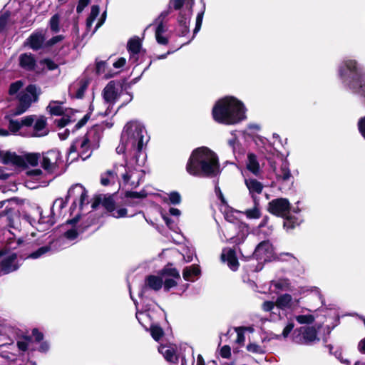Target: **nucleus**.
I'll use <instances>...</instances> for the list:
<instances>
[{
    "instance_id": "obj_45",
    "label": "nucleus",
    "mask_w": 365,
    "mask_h": 365,
    "mask_svg": "<svg viewBox=\"0 0 365 365\" xmlns=\"http://www.w3.org/2000/svg\"><path fill=\"white\" fill-rule=\"evenodd\" d=\"M24 83L21 81H17L11 84L9 88V95L14 96L19 94V91L22 88Z\"/></svg>"
},
{
    "instance_id": "obj_30",
    "label": "nucleus",
    "mask_w": 365,
    "mask_h": 365,
    "mask_svg": "<svg viewBox=\"0 0 365 365\" xmlns=\"http://www.w3.org/2000/svg\"><path fill=\"white\" fill-rule=\"evenodd\" d=\"M277 178L279 180L287 181L290 180L292 175L289 168V164L287 161L282 163L280 169L276 170Z\"/></svg>"
},
{
    "instance_id": "obj_27",
    "label": "nucleus",
    "mask_w": 365,
    "mask_h": 365,
    "mask_svg": "<svg viewBox=\"0 0 365 365\" xmlns=\"http://www.w3.org/2000/svg\"><path fill=\"white\" fill-rule=\"evenodd\" d=\"M19 64L23 68L31 71L35 68L36 61L32 54L24 53L19 56Z\"/></svg>"
},
{
    "instance_id": "obj_39",
    "label": "nucleus",
    "mask_w": 365,
    "mask_h": 365,
    "mask_svg": "<svg viewBox=\"0 0 365 365\" xmlns=\"http://www.w3.org/2000/svg\"><path fill=\"white\" fill-rule=\"evenodd\" d=\"M100 9L98 5H93L91 7V13L86 20V26L88 29H90L94 21L96 19V17L99 15Z\"/></svg>"
},
{
    "instance_id": "obj_4",
    "label": "nucleus",
    "mask_w": 365,
    "mask_h": 365,
    "mask_svg": "<svg viewBox=\"0 0 365 365\" xmlns=\"http://www.w3.org/2000/svg\"><path fill=\"white\" fill-rule=\"evenodd\" d=\"M339 75L351 92L365 98V74L355 61H343L339 67Z\"/></svg>"
},
{
    "instance_id": "obj_33",
    "label": "nucleus",
    "mask_w": 365,
    "mask_h": 365,
    "mask_svg": "<svg viewBox=\"0 0 365 365\" xmlns=\"http://www.w3.org/2000/svg\"><path fill=\"white\" fill-rule=\"evenodd\" d=\"M47 130L46 129V120L43 118H38L34 126V136L41 137L46 135Z\"/></svg>"
},
{
    "instance_id": "obj_62",
    "label": "nucleus",
    "mask_w": 365,
    "mask_h": 365,
    "mask_svg": "<svg viewBox=\"0 0 365 365\" xmlns=\"http://www.w3.org/2000/svg\"><path fill=\"white\" fill-rule=\"evenodd\" d=\"M41 63L45 65L46 68L51 71L54 70L58 67L56 63H55L53 61L49 59L43 60V61H41Z\"/></svg>"
},
{
    "instance_id": "obj_51",
    "label": "nucleus",
    "mask_w": 365,
    "mask_h": 365,
    "mask_svg": "<svg viewBox=\"0 0 365 365\" xmlns=\"http://www.w3.org/2000/svg\"><path fill=\"white\" fill-rule=\"evenodd\" d=\"M103 205L108 212L114 211L115 202L111 197L106 198L103 202Z\"/></svg>"
},
{
    "instance_id": "obj_16",
    "label": "nucleus",
    "mask_w": 365,
    "mask_h": 365,
    "mask_svg": "<svg viewBox=\"0 0 365 365\" xmlns=\"http://www.w3.org/2000/svg\"><path fill=\"white\" fill-rule=\"evenodd\" d=\"M254 255L259 260L271 261L274 258V250L272 244L268 241L262 242L255 248Z\"/></svg>"
},
{
    "instance_id": "obj_9",
    "label": "nucleus",
    "mask_w": 365,
    "mask_h": 365,
    "mask_svg": "<svg viewBox=\"0 0 365 365\" xmlns=\"http://www.w3.org/2000/svg\"><path fill=\"white\" fill-rule=\"evenodd\" d=\"M292 341L299 344H311L319 341L317 331L313 327H302L294 331Z\"/></svg>"
},
{
    "instance_id": "obj_32",
    "label": "nucleus",
    "mask_w": 365,
    "mask_h": 365,
    "mask_svg": "<svg viewBox=\"0 0 365 365\" xmlns=\"http://www.w3.org/2000/svg\"><path fill=\"white\" fill-rule=\"evenodd\" d=\"M292 297L289 294L280 295L276 300L277 309H286L291 307Z\"/></svg>"
},
{
    "instance_id": "obj_2",
    "label": "nucleus",
    "mask_w": 365,
    "mask_h": 365,
    "mask_svg": "<svg viewBox=\"0 0 365 365\" xmlns=\"http://www.w3.org/2000/svg\"><path fill=\"white\" fill-rule=\"evenodd\" d=\"M186 170L193 176L215 177L220 173L218 157L207 147L197 148L192 152Z\"/></svg>"
},
{
    "instance_id": "obj_42",
    "label": "nucleus",
    "mask_w": 365,
    "mask_h": 365,
    "mask_svg": "<svg viewBox=\"0 0 365 365\" xmlns=\"http://www.w3.org/2000/svg\"><path fill=\"white\" fill-rule=\"evenodd\" d=\"M271 285L278 290H288L289 289V282L286 279H280L276 281H272Z\"/></svg>"
},
{
    "instance_id": "obj_49",
    "label": "nucleus",
    "mask_w": 365,
    "mask_h": 365,
    "mask_svg": "<svg viewBox=\"0 0 365 365\" xmlns=\"http://www.w3.org/2000/svg\"><path fill=\"white\" fill-rule=\"evenodd\" d=\"M9 131L16 134L22 128L20 120H10L9 122Z\"/></svg>"
},
{
    "instance_id": "obj_20",
    "label": "nucleus",
    "mask_w": 365,
    "mask_h": 365,
    "mask_svg": "<svg viewBox=\"0 0 365 365\" xmlns=\"http://www.w3.org/2000/svg\"><path fill=\"white\" fill-rule=\"evenodd\" d=\"M222 260L227 263L228 267L233 271L237 269L239 266L238 260L235 252L231 249H224L221 255Z\"/></svg>"
},
{
    "instance_id": "obj_34",
    "label": "nucleus",
    "mask_w": 365,
    "mask_h": 365,
    "mask_svg": "<svg viewBox=\"0 0 365 365\" xmlns=\"http://www.w3.org/2000/svg\"><path fill=\"white\" fill-rule=\"evenodd\" d=\"M34 341L29 336H24L17 341V346L21 351H26L34 349Z\"/></svg>"
},
{
    "instance_id": "obj_60",
    "label": "nucleus",
    "mask_w": 365,
    "mask_h": 365,
    "mask_svg": "<svg viewBox=\"0 0 365 365\" xmlns=\"http://www.w3.org/2000/svg\"><path fill=\"white\" fill-rule=\"evenodd\" d=\"M106 63L105 61H97L96 72L98 74L105 73H106Z\"/></svg>"
},
{
    "instance_id": "obj_24",
    "label": "nucleus",
    "mask_w": 365,
    "mask_h": 365,
    "mask_svg": "<svg viewBox=\"0 0 365 365\" xmlns=\"http://www.w3.org/2000/svg\"><path fill=\"white\" fill-rule=\"evenodd\" d=\"M245 185L253 200H257L255 195L262 192L263 190L262 184L255 179L249 178L245 180Z\"/></svg>"
},
{
    "instance_id": "obj_17",
    "label": "nucleus",
    "mask_w": 365,
    "mask_h": 365,
    "mask_svg": "<svg viewBox=\"0 0 365 365\" xmlns=\"http://www.w3.org/2000/svg\"><path fill=\"white\" fill-rule=\"evenodd\" d=\"M162 278L165 290L169 291L177 285V281L180 279V276L176 269L166 267L162 270Z\"/></svg>"
},
{
    "instance_id": "obj_47",
    "label": "nucleus",
    "mask_w": 365,
    "mask_h": 365,
    "mask_svg": "<svg viewBox=\"0 0 365 365\" xmlns=\"http://www.w3.org/2000/svg\"><path fill=\"white\" fill-rule=\"evenodd\" d=\"M150 334L155 341H158L162 337L163 331L160 327L152 326L150 327Z\"/></svg>"
},
{
    "instance_id": "obj_52",
    "label": "nucleus",
    "mask_w": 365,
    "mask_h": 365,
    "mask_svg": "<svg viewBox=\"0 0 365 365\" xmlns=\"http://www.w3.org/2000/svg\"><path fill=\"white\" fill-rule=\"evenodd\" d=\"M113 217L115 218L125 217L127 216V210L123 207L114 208V211L111 212Z\"/></svg>"
},
{
    "instance_id": "obj_10",
    "label": "nucleus",
    "mask_w": 365,
    "mask_h": 365,
    "mask_svg": "<svg viewBox=\"0 0 365 365\" xmlns=\"http://www.w3.org/2000/svg\"><path fill=\"white\" fill-rule=\"evenodd\" d=\"M92 150L91 145L82 136L77 138L72 143L68 151V156L72 158V160L80 157L83 160H85L91 156Z\"/></svg>"
},
{
    "instance_id": "obj_28",
    "label": "nucleus",
    "mask_w": 365,
    "mask_h": 365,
    "mask_svg": "<svg viewBox=\"0 0 365 365\" xmlns=\"http://www.w3.org/2000/svg\"><path fill=\"white\" fill-rule=\"evenodd\" d=\"M141 43L138 38H131L128 43V50L130 54V58L137 61V55L140 52Z\"/></svg>"
},
{
    "instance_id": "obj_40",
    "label": "nucleus",
    "mask_w": 365,
    "mask_h": 365,
    "mask_svg": "<svg viewBox=\"0 0 365 365\" xmlns=\"http://www.w3.org/2000/svg\"><path fill=\"white\" fill-rule=\"evenodd\" d=\"M302 220L299 217H294L292 216H287L284 220V227L288 230L294 228L299 225Z\"/></svg>"
},
{
    "instance_id": "obj_31",
    "label": "nucleus",
    "mask_w": 365,
    "mask_h": 365,
    "mask_svg": "<svg viewBox=\"0 0 365 365\" xmlns=\"http://www.w3.org/2000/svg\"><path fill=\"white\" fill-rule=\"evenodd\" d=\"M158 351L167 361L170 362H175L177 361V356L173 347L161 345L159 346Z\"/></svg>"
},
{
    "instance_id": "obj_23",
    "label": "nucleus",
    "mask_w": 365,
    "mask_h": 365,
    "mask_svg": "<svg viewBox=\"0 0 365 365\" xmlns=\"http://www.w3.org/2000/svg\"><path fill=\"white\" fill-rule=\"evenodd\" d=\"M191 16L192 11L190 10L185 11L184 15L182 13L180 14L178 19L180 36H185L189 32V23Z\"/></svg>"
},
{
    "instance_id": "obj_38",
    "label": "nucleus",
    "mask_w": 365,
    "mask_h": 365,
    "mask_svg": "<svg viewBox=\"0 0 365 365\" xmlns=\"http://www.w3.org/2000/svg\"><path fill=\"white\" fill-rule=\"evenodd\" d=\"M60 21L61 16L59 14H56L51 16L48 22V26L52 32L58 33L60 31Z\"/></svg>"
},
{
    "instance_id": "obj_48",
    "label": "nucleus",
    "mask_w": 365,
    "mask_h": 365,
    "mask_svg": "<svg viewBox=\"0 0 365 365\" xmlns=\"http://www.w3.org/2000/svg\"><path fill=\"white\" fill-rule=\"evenodd\" d=\"M26 174L28 177L31 178V180H39L43 176V173L40 169H34L29 170L26 172Z\"/></svg>"
},
{
    "instance_id": "obj_26",
    "label": "nucleus",
    "mask_w": 365,
    "mask_h": 365,
    "mask_svg": "<svg viewBox=\"0 0 365 365\" xmlns=\"http://www.w3.org/2000/svg\"><path fill=\"white\" fill-rule=\"evenodd\" d=\"M119 173L115 170V165L113 170H108L101 175V182L103 185L106 186L113 184L118 180Z\"/></svg>"
},
{
    "instance_id": "obj_6",
    "label": "nucleus",
    "mask_w": 365,
    "mask_h": 365,
    "mask_svg": "<svg viewBox=\"0 0 365 365\" xmlns=\"http://www.w3.org/2000/svg\"><path fill=\"white\" fill-rule=\"evenodd\" d=\"M41 159V155L38 153H24L21 155L15 153L7 152L2 158L4 164H11L18 167L27 165L36 166Z\"/></svg>"
},
{
    "instance_id": "obj_53",
    "label": "nucleus",
    "mask_w": 365,
    "mask_h": 365,
    "mask_svg": "<svg viewBox=\"0 0 365 365\" xmlns=\"http://www.w3.org/2000/svg\"><path fill=\"white\" fill-rule=\"evenodd\" d=\"M294 327V323L292 321L288 322L285 327L284 328L282 336L284 338H287Z\"/></svg>"
},
{
    "instance_id": "obj_54",
    "label": "nucleus",
    "mask_w": 365,
    "mask_h": 365,
    "mask_svg": "<svg viewBox=\"0 0 365 365\" xmlns=\"http://www.w3.org/2000/svg\"><path fill=\"white\" fill-rule=\"evenodd\" d=\"M247 349L248 351L255 354H262L264 352L262 348L256 344H249L247 346Z\"/></svg>"
},
{
    "instance_id": "obj_1",
    "label": "nucleus",
    "mask_w": 365,
    "mask_h": 365,
    "mask_svg": "<svg viewBox=\"0 0 365 365\" xmlns=\"http://www.w3.org/2000/svg\"><path fill=\"white\" fill-rule=\"evenodd\" d=\"M149 140L145 127L137 120H131L123 128L120 143L116 148L118 154H124L125 157H143V148Z\"/></svg>"
},
{
    "instance_id": "obj_37",
    "label": "nucleus",
    "mask_w": 365,
    "mask_h": 365,
    "mask_svg": "<svg viewBox=\"0 0 365 365\" xmlns=\"http://www.w3.org/2000/svg\"><path fill=\"white\" fill-rule=\"evenodd\" d=\"M253 208L247 209L245 211V215L249 219H258L261 216L259 203L257 200H255Z\"/></svg>"
},
{
    "instance_id": "obj_43",
    "label": "nucleus",
    "mask_w": 365,
    "mask_h": 365,
    "mask_svg": "<svg viewBox=\"0 0 365 365\" xmlns=\"http://www.w3.org/2000/svg\"><path fill=\"white\" fill-rule=\"evenodd\" d=\"M173 6L175 9H180L184 4H186L187 11H192L194 4V0H173Z\"/></svg>"
},
{
    "instance_id": "obj_25",
    "label": "nucleus",
    "mask_w": 365,
    "mask_h": 365,
    "mask_svg": "<svg viewBox=\"0 0 365 365\" xmlns=\"http://www.w3.org/2000/svg\"><path fill=\"white\" fill-rule=\"evenodd\" d=\"M201 271L198 265H191L184 268L182 277L185 280L194 282L200 275Z\"/></svg>"
},
{
    "instance_id": "obj_3",
    "label": "nucleus",
    "mask_w": 365,
    "mask_h": 365,
    "mask_svg": "<svg viewBox=\"0 0 365 365\" xmlns=\"http://www.w3.org/2000/svg\"><path fill=\"white\" fill-rule=\"evenodd\" d=\"M247 109L244 103L232 96L219 100L212 108L215 121L225 125H235L246 119Z\"/></svg>"
},
{
    "instance_id": "obj_58",
    "label": "nucleus",
    "mask_w": 365,
    "mask_h": 365,
    "mask_svg": "<svg viewBox=\"0 0 365 365\" xmlns=\"http://www.w3.org/2000/svg\"><path fill=\"white\" fill-rule=\"evenodd\" d=\"M64 38V36L63 35H57L56 36L52 37L50 40H48L46 43L47 46H51L57 43L63 41Z\"/></svg>"
},
{
    "instance_id": "obj_5",
    "label": "nucleus",
    "mask_w": 365,
    "mask_h": 365,
    "mask_svg": "<svg viewBox=\"0 0 365 365\" xmlns=\"http://www.w3.org/2000/svg\"><path fill=\"white\" fill-rule=\"evenodd\" d=\"M145 163V156L125 157V165H115V170L121 176L125 185L131 188L137 187L145 176L143 166Z\"/></svg>"
},
{
    "instance_id": "obj_22",
    "label": "nucleus",
    "mask_w": 365,
    "mask_h": 365,
    "mask_svg": "<svg viewBox=\"0 0 365 365\" xmlns=\"http://www.w3.org/2000/svg\"><path fill=\"white\" fill-rule=\"evenodd\" d=\"M246 168L255 175H259L261 172V168L257 158L256 155L252 153H247Z\"/></svg>"
},
{
    "instance_id": "obj_50",
    "label": "nucleus",
    "mask_w": 365,
    "mask_h": 365,
    "mask_svg": "<svg viewBox=\"0 0 365 365\" xmlns=\"http://www.w3.org/2000/svg\"><path fill=\"white\" fill-rule=\"evenodd\" d=\"M262 308L264 312H270L272 313H275V311L277 310L276 302L274 303L271 301L264 302L262 305Z\"/></svg>"
},
{
    "instance_id": "obj_55",
    "label": "nucleus",
    "mask_w": 365,
    "mask_h": 365,
    "mask_svg": "<svg viewBox=\"0 0 365 365\" xmlns=\"http://www.w3.org/2000/svg\"><path fill=\"white\" fill-rule=\"evenodd\" d=\"M120 96H122L123 98V101L121 103V105L118 107L117 110L119 108H120L121 107H123V106L128 104L133 99V96L130 93H128V92L120 93Z\"/></svg>"
},
{
    "instance_id": "obj_63",
    "label": "nucleus",
    "mask_w": 365,
    "mask_h": 365,
    "mask_svg": "<svg viewBox=\"0 0 365 365\" xmlns=\"http://www.w3.org/2000/svg\"><path fill=\"white\" fill-rule=\"evenodd\" d=\"M90 3V0H79L76 11L78 13H81Z\"/></svg>"
},
{
    "instance_id": "obj_14",
    "label": "nucleus",
    "mask_w": 365,
    "mask_h": 365,
    "mask_svg": "<svg viewBox=\"0 0 365 365\" xmlns=\"http://www.w3.org/2000/svg\"><path fill=\"white\" fill-rule=\"evenodd\" d=\"M41 166L49 173H54L61 161V153L56 150H51L42 154Z\"/></svg>"
},
{
    "instance_id": "obj_64",
    "label": "nucleus",
    "mask_w": 365,
    "mask_h": 365,
    "mask_svg": "<svg viewBox=\"0 0 365 365\" xmlns=\"http://www.w3.org/2000/svg\"><path fill=\"white\" fill-rule=\"evenodd\" d=\"M358 126L361 134L365 138V117L359 121Z\"/></svg>"
},
{
    "instance_id": "obj_8",
    "label": "nucleus",
    "mask_w": 365,
    "mask_h": 365,
    "mask_svg": "<svg viewBox=\"0 0 365 365\" xmlns=\"http://www.w3.org/2000/svg\"><path fill=\"white\" fill-rule=\"evenodd\" d=\"M40 93V89L34 85H29L25 91H21L17 95L19 105L15 114L20 115L25 112L33 102L37 101Z\"/></svg>"
},
{
    "instance_id": "obj_12",
    "label": "nucleus",
    "mask_w": 365,
    "mask_h": 365,
    "mask_svg": "<svg viewBox=\"0 0 365 365\" xmlns=\"http://www.w3.org/2000/svg\"><path fill=\"white\" fill-rule=\"evenodd\" d=\"M225 238L230 243L239 245L245 241L249 234V227L243 223L238 225L230 224L227 228Z\"/></svg>"
},
{
    "instance_id": "obj_41",
    "label": "nucleus",
    "mask_w": 365,
    "mask_h": 365,
    "mask_svg": "<svg viewBox=\"0 0 365 365\" xmlns=\"http://www.w3.org/2000/svg\"><path fill=\"white\" fill-rule=\"evenodd\" d=\"M295 319L301 324H311L315 320V317L312 314H299L295 317Z\"/></svg>"
},
{
    "instance_id": "obj_46",
    "label": "nucleus",
    "mask_w": 365,
    "mask_h": 365,
    "mask_svg": "<svg viewBox=\"0 0 365 365\" xmlns=\"http://www.w3.org/2000/svg\"><path fill=\"white\" fill-rule=\"evenodd\" d=\"M168 200L170 204L179 205L181 202V196L178 192H171L168 195Z\"/></svg>"
},
{
    "instance_id": "obj_7",
    "label": "nucleus",
    "mask_w": 365,
    "mask_h": 365,
    "mask_svg": "<svg viewBox=\"0 0 365 365\" xmlns=\"http://www.w3.org/2000/svg\"><path fill=\"white\" fill-rule=\"evenodd\" d=\"M63 101H52L47 106V110L51 115H63V117L58 121V125L61 128L66 126L69 122L75 121L74 110L71 108H65L63 106Z\"/></svg>"
},
{
    "instance_id": "obj_57",
    "label": "nucleus",
    "mask_w": 365,
    "mask_h": 365,
    "mask_svg": "<svg viewBox=\"0 0 365 365\" xmlns=\"http://www.w3.org/2000/svg\"><path fill=\"white\" fill-rule=\"evenodd\" d=\"M242 330H243L242 328L236 329V331H237L236 342L239 344H243L245 341V337Z\"/></svg>"
},
{
    "instance_id": "obj_36",
    "label": "nucleus",
    "mask_w": 365,
    "mask_h": 365,
    "mask_svg": "<svg viewBox=\"0 0 365 365\" xmlns=\"http://www.w3.org/2000/svg\"><path fill=\"white\" fill-rule=\"evenodd\" d=\"M168 15V11H163L155 19V23L157 24L155 34H163L166 31V27L163 24V20Z\"/></svg>"
},
{
    "instance_id": "obj_59",
    "label": "nucleus",
    "mask_w": 365,
    "mask_h": 365,
    "mask_svg": "<svg viewBox=\"0 0 365 365\" xmlns=\"http://www.w3.org/2000/svg\"><path fill=\"white\" fill-rule=\"evenodd\" d=\"M34 120L32 116H26L20 120L22 128L30 127L34 123Z\"/></svg>"
},
{
    "instance_id": "obj_13",
    "label": "nucleus",
    "mask_w": 365,
    "mask_h": 365,
    "mask_svg": "<svg viewBox=\"0 0 365 365\" xmlns=\"http://www.w3.org/2000/svg\"><path fill=\"white\" fill-rule=\"evenodd\" d=\"M87 191L85 187L80 184H75L72 185L66 195V199H73L72 207H79L82 209L85 204H88L87 200Z\"/></svg>"
},
{
    "instance_id": "obj_15",
    "label": "nucleus",
    "mask_w": 365,
    "mask_h": 365,
    "mask_svg": "<svg viewBox=\"0 0 365 365\" xmlns=\"http://www.w3.org/2000/svg\"><path fill=\"white\" fill-rule=\"evenodd\" d=\"M289 210V202L287 199L278 198L269 203L268 210L277 216L285 217Z\"/></svg>"
},
{
    "instance_id": "obj_56",
    "label": "nucleus",
    "mask_w": 365,
    "mask_h": 365,
    "mask_svg": "<svg viewBox=\"0 0 365 365\" xmlns=\"http://www.w3.org/2000/svg\"><path fill=\"white\" fill-rule=\"evenodd\" d=\"M203 19V12L199 13L196 17L195 28L194 29V35H195L200 29Z\"/></svg>"
},
{
    "instance_id": "obj_18",
    "label": "nucleus",
    "mask_w": 365,
    "mask_h": 365,
    "mask_svg": "<svg viewBox=\"0 0 365 365\" xmlns=\"http://www.w3.org/2000/svg\"><path fill=\"white\" fill-rule=\"evenodd\" d=\"M101 134L102 133L100 128L95 126L91 128L83 137L93 150L98 148Z\"/></svg>"
},
{
    "instance_id": "obj_11",
    "label": "nucleus",
    "mask_w": 365,
    "mask_h": 365,
    "mask_svg": "<svg viewBox=\"0 0 365 365\" xmlns=\"http://www.w3.org/2000/svg\"><path fill=\"white\" fill-rule=\"evenodd\" d=\"M102 95L104 103L107 106L106 115H108L111 113L113 106L120 96L118 84L113 81H110L104 88Z\"/></svg>"
},
{
    "instance_id": "obj_44",
    "label": "nucleus",
    "mask_w": 365,
    "mask_h": 365,
    "mask_svg": "<svg viewBox=\"0 0 365 365\" xmlns=\"http://www.w3.org/2000/svg\"><path fill=\"white\" fill-rule=\"evenodd\" d=\"M51 249L52 248H51V245L41 247L38 250L31 253L29 255V257L32 258V259H37V258L43 256V255L51 252Z\"/></svg>"
},
{
    "instance_id": "obj_61",
    "label": "nucleus",
    "mask_w": 365,
    "mask_h": 365,
    "mask_svg": "<svg viewBox=\"0 0 365 365\" xmlns=\"http://www.w3.org/2000/svg\"><path fill=\"white\" fill-rule=\"evenodd\" d=\"M220 355L222 357L228 359L231 356V349L229 346H224L220 349Z\"/></svg>"
},
{
    "instance_id": "obj_29",
    "label": "nucleus",
    "mask_w": 365,
    "mask_h": 365,
    "mask_svg": "<svg viewBox=\"0 0 365 365\" xmlns=\"http://www.w3.org/2000/svg\"><path fill=\"white\" fill-rule=\"evenodd\" d=\"M163 286V278L161 277H157L154 275H150L146 278L145 287H149L155 291H158L161 289Z\"/></svg>"
},
{
    "instance_id": "obj_19",
    "label": "nucleus",
    "mask_w": 365,
    "mask_h": 365,
    "mask_svg": "<svg viewBox=\"0 0 365 365\" xmlns=\"http://www.w3.org/2000/svg\"><path fill=\"white\" fill-rule=\"evenodd\" d=\"M18 267L17 255L15 253L9 255L1 262V269L5 274L15 271Z\"/></svg>"
},
{
    "instance_id": "obj_35",
    "label": "nucleus",
    "mask_w": 365,
    "mask_h": 365,
    "mask_svg": "<svg viewBox=\"0 0 365 365\" xmlns=\"http://www.w3.org/2000/svg\"><path fill=\"white\" fill-rule=\"evenodd\" d=\"M68 199L66 198L64 200L62 197L57 198L53 204L52 208H51V212L54 215H61V211L63 208L65 207L66 203H67Z\"/></svg>"
},
{
    "instance_id": "obj_21",
    "label": "nucleus",
    "mask_w": 365,
    "mask_h": 365,
    "mask_svg": "<svg viewBox=\"0 0 365 365\" xmlns=\"http://www.w3.org/2000/svg\"><path fill=\"white\" fill-rule=\"evenodd\" d=\"M45 40L43 31H36L32 34L27 39L26 44L33 50H38L41 48Z\"/></svg>"
}]
</instances>
